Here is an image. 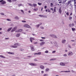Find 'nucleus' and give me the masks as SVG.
<instances>
[{"instance_id":"864d4df0","label":"nucleus","mask_w":76,"mask_h":76,"mask_svg":"<svg viewBox=\"0 0 76 76\" xmlns=\"http://www.w3.org/2000/svg\"><path fill=\"white\" fill-rule=\"evenodd\" d=\"M41 73H44V72L43 71H41Z\"/></svg>"},{"instance_id":"20e7f679","label":"nucleus","mask_w":76,"mask_h":76,"mask_svg":"<svg viewBox=\"0 0 76 76\" xmlns=\"http://www.w3.org/2000/svg\"><path fill=\"white\" fill-rule=\"evenodd\" d=\"M0 3H1L2 4H4L6 3V2L3 0H1L0 1Z\"/></svg>"},{"instance_id":"680f3d73","label":"nucleus","mask_w":76,"mask_h":76,"mask_svg":"<svg viewBox=\"0 0 76 76\" xmlns=\"http://www.w3.org/2000/svg\"><path fill=\"white\" fill-rule=\"evenodd\" d=\"M42 15H39V16H40V17H42Z\"/></svg>"},{"instance_id":"5fc2aeb1","label":"nucleus","mask_w":76,"mask_h":76,"mask_svg":"<svg viewBox=\"0 0 76 76\" xmlns=\"http://www.w3.org/2000/svg\"><path fill=\"white\" fill-rule=\"evenodd\" d=\"M41 29H44V27H40Z\"/></svg>"},{"instance_id":"e433bc0d","label":"nucleus","mask_w":76,"mask_h":76,"mask_svg":"<svg viewBox=\"0 0 76 76\" xmlns=\"http://www.w3.org/2000/svg\"><path fill=\"white\" fill-rule=\"evenodd\" d=\"M41 38H42V39H44V40L45 39V38L44 37H41Z\"/></svg>"},{"instance_id":"bb28decb","label":"nucleus","mask_w":76,"mask_h":76,"mask_svg":"<svg viewBox=\"0 0 76 76\" xmlns=\"http://www.w3.org/2000/svg\"><path fill=\"white\" fill-rule=\"evenodd\" d=\"M56 7H54V12H56Z\"/></svg>"},{"instance_id":"39448f33","label":"nucleus","mask_w":76,"mask_h":76,"mask_svg":"<svg viewBox=\"0 0 76 76\" xmlns=\"http://www.w3.org/2000/svg\"><path fill=\"white\" fill-rule=\"evenodd\" d=\"M23 26L25 28H31V26H30L28 24H24Z\"/></svg>"},{"instance_id":"1a4fd4ad","label":"nucleus","mask_w":76,"mask_h":76,"mask_svg":"<svg viewBox=\"0 0 76 76\" xmlns=\"http://www.w3.org/2000/svg\"><path fill=\"white\" fill-rule=\"evenodd\" d=\"M35 38L34 37H31L30 38V40L31 42H32V40H35Z\"/></svg>"},{"instance_id":"052dcab7","label":"nucleus","mask_w":76,"mask_h":76,"mask_svg":"<svg viewBox=\"0 0 76 76\" xmlns=\"http://www.w3.org/2000/svg\"><path fill=\"white\" fill-rule=\"evenodd\" d=\"M21 12H22V13H24V12L23 11V10H21Z\"/></svg>"},{"instance_id":"8fccbe9b","label":"nucleus","mask_w":76,"mask_h":76,"mask_svg":"<svg viewBox=\"0 0 76 76\" xmlns=\"http://www.w3.org/2000/svg\"><path fill=\"white\" fill-rule=\"evenodd\" d=\"M5 39H7V40L9 39V38H5Z\"/></svg>"},{"instance_id":"37998d69","label":"nucleus","mask_w":76,"mask_h":76,"mask_svg":"<svg viewBox=\"0 0 76 76\" xmlns=\"http://www.w3.org/2000/svg\"><path fill=\"white\" fill-rule=\"evenodd\" d=\"M71 1H69L68 2V4H70V2H71Z\"/></svg>"},{"instance_id":"f03ea898","label":"nucleus","mask_w":76,"mask_h":76,"mask_svg":"<svg viewBox=\"0 0 76 76\" xmlns=\"http://www.w3.org/2000/svg\"><path fill=\"white\" fill-rule=\"evenodd\" d=\"M29 64L31 66H37V64L34 63H30Z\"/></svg>"},{"instance_id":"f704fd0d","label":"nucleus","mask_w":76,"mask_h":76,"mask_svg":"<svg viewBox=\"0 0 76 76\" xmlns=\"http://www.w3.org/2000/svg\"><path fill=\"white\" fill-rule=\"evenodd\" d=\"M37 54H38V55H40V54H41V52H39L37 53Z\"/></svg>"},{"instance_id":"5701e85b","label":"nucleus","mask_w":76,"mask_h":76,"mask_svg":"<svg viewBox=\"0 0 76 76\" xmlns=\"http://www.w3.org/2000/svg\"><path fill=\"white\" fill-rule=\"evenodd\" d=\"M40 25H41V24H39L38 25H37L36 26V27L37 28H39V26H40Z\"/></svg>"},{"instance_id":"a18cd8bd","label":"nucleus","mask_w":76,"mask_h":76,"mask_svg":"<svg viewBox=\"0 0 76 76\" xmlns=\"http://www.w3.org/2000/svg\"><path fill=\"white\" fill-rule=\"evenodd\" d=\"M32 35H33V36H37V34H33Z\"/></svg>"},{"instance_id":"9b49d317","label":"nucleus","mask_w":76,"mask_h":76,"mask_svg":"<svg viewBox=\"0 0 76 76\" xmlns=\"http://www.w3.org/2000/svg\"><path fill=\"white\" fill-rule=\"evenodd\" d=\"M40 69H44V66L42 65H40Z\"/></svg>"},{"instance_id":"a878e982","label":"nucleus","mask_w":76,"mask_h":76,"mask_svg":"<svg viewBox=\"0 0 76 76\" xmlns=\"http://www.w3.org/2000/svg\"><path fill=\"white\" fill-rule=\"evenodd\" d=\"M0 57H1V58H6V57H4L2 55H0Z\"/></svg>"},{"instance_id":"393cba45","label":"nucleus","mask_w":76,"mask_h":76,"mask_svg":"<svg viewBox=\"0 0 76 76\" xmlns=\"http://www.w3.org/2000/svg\"><path fill=\"white\" fill-rule=\"evenodd\" d=\"M33 5L34 7H36L37 5V4H33Z\"/></svg>"},{"instance_id":"b1692460","label":"nucleus","mask_w":76,"mask_h":76,"mask_svg":"<svg viewBox=\"0 0 76 76\" xmlns=\"http://www.w3.org/2000/svg\"><path fill=\"white\" fill-rule=\"evenodd\" d=\"M38 10V9L37 8H35V9H34V10H33L34 11H37V10Z\"/></svg>"},{"instance_id":"3c124183","label":"nucleus","mask_w":76,"mask_h":76,"mask_svg":"<svg viewBox=\"0 0 76 76\" xmlns=\"http://www.w3.org/2000/svg\"><path fill=\"white\" fill-rule=\"evenodd\" d=\"M9 2H12V1L11 0H7Z\"/></svg>"},{"instance_id":"a19ab883","label":"nucleus","mask_w":76,"mask_h":76,"mask_svg":"<svg viewBox=\"0 0 76 76\" xmlns=\"http://www.w3.org/2000/svg\"><path fill=\"white\" fill-rule=\"evenodd\" d=\"M50 4V6L51 7H52V6H53V4L52 3H51Z\"/></svg>"},{"instance_id":"4be33fe9","label":"nucleus","mask_w":76,"mask_h":76,"mask_svg":"<svg viewBox=\"0 0 76 76\" xmlns=\"http://www.w3.org/2000/svg\"><path fill=\"white\" fill-rule=\"evenodd\" d=\"M20 34L19 33H18L16 35V36L17 37H19V36H20Z\"/></svg>"},{"instance_id":"6e6552de","label":"nucleus","mask_w":76,"mask_h":76,"mask_svg":"<svg viewBox=\"0 0 76 76\" xmlns=\"http://www.w3.org/2000/svg\"><path fill=\"white\" fill-rule=\"evenodd\" d=\"M74 6L75 7V10H76V0H74Z\"/></svg>"},{"instance_id":"c03bdc74","label":"nucleus","mask_w":76,"mask_h":76,"mask_svg":"<svg viewBox=\"0 0 76 76\" xmlns=\"http://www.w3.org/2000/svg\"><path fill=\"white\" fill-rule=\"evenodd\" d=\"M44 41V39H41L40 40V41H41V42Z\"/></svg>"},{"instance_id":"0e129e2a","label":"nucleus","mask_w":76,"mask_h":76,"mask_svg":"<svg viewBox=\"0 0 76 76\" xmlns=\"http://www.w3.org/2000/svg\"><path fill=\"white\" fill-rule=\"evenodd\" d=\"M37 42H35L34 43V44H37Z\"/></svg>"},{"instance_id":"7ed1b4c3","label":"nucleus","mask_w":76,"mask_h":76,"mask_svg":"<svg viewBox=\"0 0 76 76\" xmlns=\"http://www.w3.org/2000/svg\"><path fill=\"white\" fill-rule=\"evenodd\" d=\"M17 28L18 27H17V26L15 27H14L12 28V29L11 30V32H13V31H16V30L17 29Z\"/></svg>"},{"instance_id":"2f4dec72","label":"nucleus","mask_w":76,"mask_h":76,"mask_svg":"<svg viewBox=\"0 0 76 76\" xmlns=\"http://www.w3.org/2000/svg\"><path fill=\"white\" fill-rule=\"evenodd\" d=\"M72 19V17H69V20H71V19Z\"/></svg>"},{"instance_id":"ddd939ff","label":"nucleus","mask_w":76,"mask_h":76,"mask_svg":"<svg viewBox=\"0 0 76 76\" xmlns=\"http://www.w3.org/2000/svg\"><path fill=\"white\" fill-rule=\"evenodd\" d=\"M8 54H12V55H14V54H15V53L14 52H8Z\"/></svg>"},{"instance_id":"2eb2a0df","label":"nucleus","mask_w":76,"mask_h":76,"mask_svg":"<svg viewBox=\"0 0 76 76\" xmlns=\"http://www.w3.org/2000/svg\"><path fill=\"white\" fill-rule=\"evenodd\" d=\"M52 37H53V38H57L56 36L53 34L52 35Z\"/></svg>"},{"instance_id":"a211bd4d","label":"nucleus","mask_w":76,"mask_h":76,"mask_svg":"<svg viewBox=\"0 0 76 76\" xmlns=\"http://www.w3.org/2000/svg\"><path fill=\"white\" fill-rule=\"evenodd\" d=\"M54 45L55 46V47H58V44H57V43L56 42H55V43Z\"/></svg>"},{"instance_id":"f3484780","label":"nucleus","mask_w":76,"mask_h":76,"mask_svg":"<svg viewBox=\"0 0 76 76\" xmlns=\"http://www.w3.org/2000/svg\"><path fill=\"white\" fill-rule=\"evenodd\" d=\"M10 47H13V48H17L18 47L14 45H11L10 46Z\"/></svg>"},{"instance_id":"6e6d98bb","label":"nucleus","mask_w":76,"mask_h":76,"mask_svg":"<svg viewBox=\"0 0 76 76\" xmlns=\"http://www.w3.org/2000/svg\"><path fill=\"white\" fill-rule=\"evenodd\" d=\"M56 53V51L54 50L52 52V53Z\"/></svg>"},{"instance_id":"58836bf2","label":"nucleus","mask_w":76,"mask_h":76,"mask_svg":"<svg viewBox=\"0 0 76 76\" xmlns=\"http://www.w3.org/2000/svg\"><path fill=\"white\" fill-rule=\"evenodd\" d=\"M38 4L39 5V6H41V5L42 4V3H38Z\"/></svg>"},{"instance_id":"603ef678","label":"nucleus","mask_w":76,"mask_h":76,"mask_svg":"<svg viewBox=\"0 0 76 76\" xmlns=\"http://www.w3.org/2000/svg\"><path fill=\"white\" fill-rule=\"evenodd\" d=\"M45 53H48V51H46L45 52Z\"/></svg>"},{"instance_id":"423d86ee","label":"nucleus","mask_w":76,"mask_h":76,"mask_svg":"<svg viewBox=\"0 0 76 76\" xmlns=\"http://www.w3.org/2000/svg\"><path fill=\"white\" fill-rule=\"evenodd\" d=\"M61 66H65V63L63 62H61L59 64Z\"/></svg>"},{"instance_id":"4c0bfd02","label":"nucleus","mask_w":76,"mask_h":76,"mask_svg":"<svg viewBox=\"0 0 76 76\" xmlns=\"http://www.w3.org/2000/svg\"><path fill=\"white\" fill-rule=\"evenodd\" d=\"M72 30L73 31H75V28H72Z\"/></svg>"},{"instance_id":"79ce46f5","label":"nucleus","mask_w":76,"mask_h":76,"mask_svg":"<svg viewBox=\"0 0 76 76\" xmlns=\"http://www.w3.org/2000/svg\"><path fill=\"white\" fill-rule=\"evenodd\" d=\"M42 18H47V16L45 15H43Z\"/></svg>"},{"instance_id":"774afa93","label":"nucleus","mask_w":76,"mask_h":76,"mask_svg":"<svg viewBox=\"0 0 76 76\" xmlns=\"http://www.w3.org/2000/svg\"><path fill=\"white\" fill-rule=\"evenodd\" d=\"M2 34V32H0V35H1Z\"/></svg>"},{"instance_id":"c9c22d12","label":"nucleus","mask_w":76,"mask_h":76,"mask_svg":"<svg viewBox=\"0 0 76 76\" xmlns=\"http://www.w3.org/2000/svg\"><path fill=\"white\" fill-rule=\"evenodd\" d=\"M43 76H48V74H45L43 75Z\"/></svg>"},{"instance_id":"bf43d9fd","label":"nucleus","mask_w":76,"mask_h":76,"mask_svg":"<svg viewBox=\"0 0 76 76\" xmlns=\"http://www.w3.org/2000/svg\"><path fill=\"white\" fill-rule=\"evenodd\" d=\"M20 6H23V4H20Z\"/></svg>"},{"instance_id":"ea45409f","label":"nucleus","mask_w":76,"mask_h":76,"mask_svg":"<svg viewBox=\"0 0 76 76\" xmlns=\"http://www.w3.org/2000/svg\"><path fill=\"white\" fill-rule=\"evenodd\" d=\"M70 72V71H64V72Z\"/></svg>"},{"instance_id":"dca6fc26","label":"nucleus","mask_w":76,"mask_h":76,"mask_svg":"<svg viewBox=\"0 0 76 76\" xmlns=\"http://www.w3.org/2000/svg\"><path fill=\"white\" fill-rule=\"evenodd\" d=\"M14 45H16V46H19V44L18 43H15L14 44Z\"/></svg>"},{"instance_id":"4468645a","label":"nucleus","mask_w":76,"mask_h":76,"mask_svg":"<svg viewBox=\"0 0 76 76\" xmlns=\"http://www.w3.org/2000/svg\"><path fill=\"white\" fill-rule=\"evenodd\" d=\"M44 44H45V42H41L40 43V45H41V46H42V45H44Z\"/></svg>"},{"instance_id":"9d476101","label":"nucleus","mask_w":76,"mask_h":76,"mask_svg":"<svg viewBox=\"0 0 76 76\" xmlns=\"http://www.w3.org/2000/svg\"><path fill=\"white\" fill-rule=\"evenodd\" d=\"M31 50L32 51H34L35 50V49H34V47L33 46H30Z\"/></svg>"},{"instance_id":"de8ad7c7","label":"nucleus","mask_w":76,"mask_h":76,"mask_svg":"<svg viewBox=\"0 0 76 76\" xmlns=\"http://www.w3.org/2000/svg\"><path fill=\"white\" fill-rule=\"evenodd\" d=\"M66 15L68 16H69V12H67L66 13Z\"/></svg>"},{"instance_id":"cd10ccee","label":"nucleus","mask_w":76,"mask_h":76,"mask_svg":"<svg viewBox=\"0 0 76 76\" xmlns=\"http://www.w3.org/2000/svg\"><path fill=\"white\" fill-rule=\"evenodd\" d=\"M0 15H2V16H4V14L3 13H0Z\"/></svg>"},{"instance_id":"aec40b11","label":"nucleus","mask_w":76,"mask_h":76,"mask_svg":"<svg viewBox=\"0 0 76 76\" xmlns=\"http://www.w3.org/2000/svg\"><path fill=\"white\" fill-rule=\"evenodd\" d=\"M12 29V27H11V28H8V29L7 30V31L9 32L10 31H11V29Z\"/></svg>"},{"instance_id":"c85d7f7f","label":"nucleus","mask_w":76,"mask_h":76,"mask_svg":"<svg viewBox=\"0 0 76 76\" xmlns=\"http://www.w3.org/2000/svg\"><path fill=\"white\" fill-rule=\"evenodd\" d=\"M15 18L16 19H19V18L18 17H15Z\"/></svg>"},{"instance_id":"c756f323","label":"nucleus","mask_w":76,"mask_h":76,"mask_svg":"<svg viewBox=\"0 0 76 76\" xmlns=\"http://www.w3.org/2000/svg\"><path fill=\"white\" fill-rule=\"evenodd\" d=\"M7 21H11V20L10 19H7Z\"/></svg>"},{"instance_id":"4d7b16f0","label":"nucleus","mask_w":76,"mask_h":76,"mask_svg":"<svg viewBox=\"0 0 76 76\" xmlns=\"http://www.w3.org/2000/svg\"><path fill=\"white\" fill-rule=\"evenodd\" d=\"M22 22L23 23H25V22H26V21L25 20H22Z\"/></svg>"},{"instance_id":"49530a36","label":"nucleus","mask_w":76,"mask_h":76,"mask_svg":"<svg viewBox=\"0 0 76 76\" xmlns=\"http://www.w3.org/2000/svg\"><path fill=\"white\" fill-rule=\"evenodd\" d=\"M28 4H29V5H30V6H32V5L31 4L29 3Z\"/></svg>"},{"instance_id":"f257e3e1","label":"nucleus","mask_w":76,"mask_h":76,"mask_svg":"<svg viewBox=\"0 0 76 76\" xmlns=\"http://www.w3.org/2000/svg\"><path fill=\"white\" fill-rule=\"evenodd\" d=\"M67 55L68 56H71L73 55V52L72 51H69L68 52Z\"/></svg>"},{"instance_id":"412c9836","label":"nucleus","mask_w":76,"mask_h":76,"mask_svg":"<svg viewBox=\"0 0 76 76\" xmlns=\"http://www.w3.org/2000/svg\"><path fill=\"white\" fill-rule=\"evenodd\" d=\"M61 9L60 8L59 9V12L60 13H61Z\"/></svg>"},{"instance_id":"7c9ffc66","label":"nucleus","mask_w":76,"mask_h":76,"mask_svg":"<svg viewBox=\"0 0 76 76\" xmlns=\"http://www.w3.org/2000/svg\"><path fill=\"white\" fill-rule=\"evenodd\" d=\"M67 56V54L66 53L64 54L63 55V56H64V57H66Z\"/></svg>"},{"instance_id":"69168bd1","label":"nucleus","mask_w":76,"mask_h":76,"mask_svg":"<svg viewBox=\"0 0 76 76\" xmlns=\"http://www.w3.org/2000/svg\"><path fill=\"white\" fill-rule=\"evenodd\" d=\"M67 51H68V50H65V52H67Z\"/></svg>"},{"instance_id":"13d9d810","label":"nucleus","mask_w":76,"mask_h":76,"mask_svg":"<svg viewBox=\"0 0 76 76\" xmlns=\"http://www.w3.org/2000/svg\"><path fill=\"white\" fill-rule=\"evenodd\" d=\"M34 55H38V53H35L34 54Z\"/></svg>"},{"instance_id":"0eeeda50","label":"nucleus","mask_w":76,"mask_h":76,"mask_svg":"<svg viewBox=\"0 0 76 76\" xmlns=\"http://www.w3.org/2000/svg\"><path fill=\"white\" fill-rule=\"evenodd\" d=\"M22 31V29H18L17 30H16L15 32H21Z\"/></svg>"},{"instance_id":"6ab92c4d","label":"nucleus","mask_w":76,"mask_h":76,"mask_svg":"<svg viewBox=\"0 0 76 76\" xmlns=\"http://www.w3.org/2000/svg\"><path fill=\"white\" fill-rule=\"evenodd\" d=\"M56 58H53L52 59H50V61H54V60H56Z\"/></svg>"},{"instance_id":"473e14b6","label":"nucleus","mask_w":76,"mask_h":76,"mask_svg":"<svg viewBox=\"0 0 76 76\" xmlns=\"http://www.w3.org/2000/svg\"><path fill=\"white\" fill-rule=\"evenodd\" d=\"M68 47H69V48H72V47L71 46L69 45H68Z\"/></svg>"},{"instance_id":"f8f14e48","label":"nucleus","mask_w":76,"mask_h":76,"mask_svg":"<svg viewBox=\"0 0 76 76\" xmlns=\"http://www.w3.org/2000/svg\"><path fill=\"white\" fill-rule=\"evenodd\" d=\"M66 40L64 39L62 40V43H63V44H65V43H66Z\"/></svg>"},{"instance_id":"72a5a7b5","label":"nucleus","mask_w":76,"mask_h":76,"mask_svg":"<svg viewBox=\"0 0 76 76\" xmlns=\"http://www.w3.org/2000/svg\"><path fill=\"white\" fill-rule=\"evenodd\" d=\"M49 71V69L48 68H47L46 69V72H48Z\"/></svg>"},{"instance_id":"338daca9","label":"nucleus","mask_w":76,"mask_h":76,"mask_svg":"<svg viewBox=\"0 0 76 76\" xmlns=\"http://www.w3.org/2000/svg\"><path fill=\"white\" fill-rule=\"evenodd\" d=\"M72 13H71L70 14V16H72Z\"/></svg>"},{"instance_id":"09e8293b","label":"nucleus","mask_w":76,"mask_h":76,"mask_svg":"<svg viewBox=\"0 0 76 76\" xmlns=\"http://www.w3.org/2000/svg\"><path fill=\"white\" fill-rule=\"evenodd\" d=\"M34 61H38V60L36 59H34Z\"/></svg>"},{"instance_id":"e2e57ef3","label":"nucleus","mask_w":76,"mask_h":76,"mask_svg":"<svg viewBox=\"0 0 76 76\" xmlns=\"http://www.w3.org/2000/svg\"><path fill=\"white\" fill-rule=\"evenodd\" d=\"M47 7L46 6H45V9H46L47 8Z\"/></svg>"}]
</instances>
